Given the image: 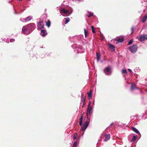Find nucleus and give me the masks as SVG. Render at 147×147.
I'll list each match as a JSON object with an SVG mask.
<instances>
[{"label": "nucleus", "instance_id": "1", "mask_svg": "<svg viewBox=\"0 0 147 147\" xmlns=\"http://www.w3.org/2000/svg\"><path fill=\"white\" fill-rule=\"evenodd\" d=\"M34 24L33 23L29 24L26 26H23L22 29V32L24 34H25L27 31L29 30L30 32L28 34L30 33L34 29Z\"/></svg>", "mask_w": 147, "mask_h": 147}, {"label": "nucleus", "instance_id": "2", "mask_svg": "<svg viewBox=\"0 0 147 147\" xmlns=\"http://www.w3.org/2000/svg\"><path fill=\"white\" fill-rule=\"evenodd\" d=\"M137 48V46L136 45H133L129 47L130 51L133 53H135L136 52Z\"/></svg>", "mask_w": 147, "mask_h": 147}, {"label": "nucleus", "instance_id": "3", "mask_svg": "<svg viewBox=\"0 0 147 147\" xmlns=\"http://www.w3.org/2000/svg\"><path fill=\"white\" fill-rule=\"evenodd\" d=\"M104 72L107 75H110L112 73L111 69L109 67H108L105 68Z\"/></svg>", "mask_w": 147, "mask_h": 147}, {"label": "nucleus", "instance_id": "4", "mask_svg": "<svg viewBox=\"0 0 147 147\" xmlns=\"http://www.w3.org/2000/svg\"><path fill=\"white\" fill-rule=\"evenodd\" d=\"M88 121H87L84 123V124L83 125V127L82 128V131H84L87 128V127L88 126L89 124V119H88Z\"/></svg>", "mask_w": 147, "mask_h": 147}, {"label": "nucleus", "instance_id": "5", "mask_svg": "<svg viewBox=\"0 0 147 147\" xmlns=\"http://www.w3.org/2000/svg\"><path fill=\"white\" fill-rule=\"evenodd\" d=\"M108 45L110 50H112V51H115V47L114 45L109 44H108Z\"/></svg>", "mask_w": 147, "mask_h": 147}, {"label": "nucleus", "instance_id": "6", "mask_svg": "<svg viewBox=\"0 0 147 147\" xmlns=\"http://www.w3.org/2000/svg\"><path fill=\"white\" fill-rule=\"evenodd\" d=\"M38 28L42 29L44 27V24L42 21L40 22L38 25Z\"/></svg>", "mask_w": 147, "mask_h": 147}, {"label": "nucleus", "instance_id": "7", "mask_svg": "<svg viewBox=\"0 0 147 147\" xmlns=\"http://www.w3.org/2000/svg\"><path fill=\"white\" fill-rule=\"evenodd\" d=\"M105 138L104 140V141L107 142L108 141L110 138V136L109 134H105Z\"/></svg>", "mask_w": 147, "mask_h": 147}, {"label": "nucleus", "instance_id": "8", "mask_svg": "<svg viewBox=\"0 0 147 147\" xmlns=\"http://www.w3.org/2000/svg\"><path fill=\"white\" fill-rule=\"evenodd\" d=\"M41 36H46L47 34L46 30H41Z\"/></svg>", "mask_w": 147, "mask_h": 147}, {"label": "nucleus", "instance_id": "9", "mask_svg": "<svg viewBox=\"0 0 147 147\" xmlns=\"http://www.w3.org/2000/svg\"><path fill=\"white\" fill-rule=\"evenodd\" d=\"M131 129L132 131H134V132H135L137 134H140V133L138 131V130L137 129L135 128V127H131Z\"/></svg>", "mask_w": 147, "mask_h": 147}, {"label": "nucleus", "instance_id": "10", "mask_svg": "<svg viewBox=\"0 0 147 147\" xmlns=\"http://www.w3.org/2000/svg\"><path fill=\"white\" fill-rule=\"evenodd\" d=\"M61 11L63 13H65V14H67V13H69V11L67 10H65L64 8H63L61 10Z\"/></svg>", "mask_w": 147, "mask_h": 147}, {"label": "nucleus", "instance_id": "11", "mask_svg": "<svg viewBox=\"0 0 147 147\" xmlns=\"http://www.w3.org/2000/svg\"><path fill=\"white\" fill-rule=\"evenodd\" d=\"M92 90H90L89 92V93L88 92L87 93L88 96L89 97L88 98V99L90 100L91 98L92 97Z\"/></svg>", "mask_w": 147, "mask_h": 147}, {"label": "nucleus", "instance_id": "12", "mask_svg": "<svg viewBox=\"0 0 147 147\" xmlns=\"http://www.w3.org/2000/svg\"><path fill=\"white\" fill-rule=\"evenodd\" d=\"M147 18V15H145L142 18V23L144 22L146 20Z\"/></svg>", "mask_w": 147, "mask_h": 147}, {"label": "nucleus", "instance_id": "13", "mask_svg": "<svg viewBox=\"0 0 147 147\" xmlns=\"http://www.w3.org/2000/svg\"><path fill=\"white\" fill-rule=\"evenodd\" d=\"M145 39L147 40V37H139L138 39V40L141 42L144 41Z\"/></svg>", "mask_w": 147, "mask_h": 147}, {"label": "nucleus", "instance_id": "14", "mask_svg": "<svg viewBox=\"0 0 147 147\" xmlns=\"http://www.w3.org/2000/svg\"><path fill=\"white\" fill-rule=\"evenodd\" d=\"M96 58L97 60V61H98L100 59V54L97 52L96 53Z\"/></svg>", "mask_w": 147, "mask_h": 147}, {"label": "nucleus", "instance_id": "15", "mask_svg": "<svg viewBox=\"0 0 147 147\" xmlns=\"http://www.w3.org/2000/svg\"><path fill=\"white\" fill-rule=\"evenodd\" d=\"M116 40L118 42H121L124 40V39L123 38V37H121V38L117 39Z\"/></svg>", "mask_w": 147, "mask_h": 147}, {"label": "nucleus", "instance_id": "16", "mask_svg": "<svg viewBox=\"0 0 147 147\" xmlns=\"http://www.w3.org/2000/svg\"><path fill=\"white\" fill-rule=\"evenodd\" d=\"M90 104L89 105V106H88V109H87V111L88 112V113L90 114L91 111L92 109V108L91 107H89Z\"/></svg>", "mask_w": 147, "mask_h": 147}, {"label": "nucleus", "instance_id": "17", "mask_svg": "<svg viewBox=\"0 0 147 147\" xmlns=\"http://www.w3.org/2000/svg\"><path fill=\"white\" fill-rule=\"evenodd\" d=\"M46 25L48 27H49L50 26L51 22L49 20H48L47 22H46Z\"/></svg>", "mask_w": 147, "mask_h": 147}, {"label": "nucleus", "instance_id": "18", "mask_svg": "<svg viewBox=\"0 0 147 147\" xmlns=\"http://www.w3.org/2000/svg\"><path fill=\"white\" fill-rule=\"evenodd\" d=\"M136 88V86L133 84H132L131 86V90H133Z\"/></svg>", "mask_w": 147, "mask_h": 147}, {"label": "nucleus", "instance_id": "19", "mask_svg": "<svg viewBox=\"0 0 147 147\" xmlns=\"http://www.w3.org/2000/svg\"><path fill=\"white\" fill-rule=\"evenodd\" d=\"M64 19H65V24H67L70 20V19L68 18H65Z\"/></svg>", "mask_w": 147, "mask_h": 147}, {"label": "nucleus", "instance_id": "20", "mask_svg": "<svg viewBox=\"0 0 147 147\" xmlns=\"http://www.w3.org/2000/svg\"><path fill=\"white\" fill-rule=\"evenodd\" d=\"M78 146V143L76 141H75L74 142L73 145V147H77Z\"/></svg>", "mask_w": 147, "mask_h": 147}, {"label": "nucleus", "instance_id": "21", "mask_svg": "<svg viewBox=\"0 0 147 147\" xmlns=\"http://www.w3.org/2000/svg\"><path fill=\"white\" fill-rule=\"evenodd\" d=\"M84 32L85 37H86L88 35V32L85 29H84Z\"/></svg>", "mask_w": 147, "mask_h": 147}, {"label": "nucleus", "instance_id": "22", "mask_svg": "<svg viewBox=\"0 0 147 147\" xmlns=\"http://www.w3.org/2000/svg\"><path fill=\"white\" fill-rule=\"evenodd\" d=\"M31 19V18L30 17H27L25 19V21H30Z\"/></svg>", "mask_w": 147, "mask_h": 147}, {"label": "nucleus", "instance_id": "23", "mask_svg": "<svg viewBox=\"0 0 147 147\" xmlns=\"http://www.w3.org/2000/svg\"><path fill=\"white\" fill-rule=\"evenodd\" d=\"M77 136V135L76 133H74L73 136V139L74 140H75L76 139Z\"/></svg>", "mask_w": 147, "mask_h": 147}, {"label": "nucleus", "instance_id": "24", "mask_svg": "<svg viewBox=\"0 0 147 147\" xmlns=\"http://www.w3.org/2000/svg\"><path fill=\"white\" fill-rule=\"evenodd\" d=\"M91 28L92 31V32H93V33H95V32L94 30V28L93 26H91Z\"/></svg>", "mask_w": 147, "mask_h": 147}, {"label": "nucleus", "instance_id": "25", "mask_svg": "<svg viewBox=\"0 0 147 147\" xmlns=\"http://www.w3.org/2000/svg\"><path fill=\"white\" fill-rule=\"evenodd\" d=\"M136 138V136H134L133 138H132L131 140V141L133 142H134L135 141Z\"/></svg>", "mask_w": 147, "mask_h": 147}, {"label": "nucleus", "instance_id": "26", "mask_svg": "<svg viewBox=\"0 0 147 147\" xmlns=\"http://www.w3.org/2000/svg\"><path fill=\"white\" fill-rule=\"evenodd\" d=\"M122 73L123 74L124 73H127V70L125 69H123L122 70Z\"/></svg>", "mask_w": 147, "mask_h": 147}, {"label": "nucleus", "instance_id": "27", "mask_svg": "<svg viewBox=\"0 0 147 147\" xmlns=\"http://www.w3.org/2000/svg\"><path fill=\"white\" fill-rule=\"evenodd\" d=\"M135 29V27L134 26H132L131 28V34H132L134 31V29Z\"/></svg>", "mask_w": 147, "mask_h": 147}, {"label": "nucleus", "instance_id": "28", "mask_svg": "<svg viewBox=\"0 0 147 147\" xmlns=\"http://www.w3.org/2000/svg\"><path fill=\"white\" fill-rule=\"evenodd\" d=\"M133 39H131L128 42V45H131L132 43H133Z\"/></svg>", "mask_w": 147, "mask_h": 147}, {"label": "nucleus", "instance_id": "29", "mask_svg": "<svg viewBox=\"0 0 147 147\" xmlns=\"http://www.w3.org/2000/svg\"><path fill=\"white\" fill-rule=\"evenodd\" d=\"M82 122H83V121L80 120V122H79V125L80 126H81L82 125Z\"/></svg>", "mask_w": 147, "mask_h": 147}, {"label": "nucleus", "instance_id": "30", "mask_svg": "<svg viewBox=\"0 0 147 147\" xmlns=\"http://www.w3.org/2000/svg\"><path fill=\"white\" fill-rule=\"evenodd\" d=\"M93 15V14L92 13H90L88 16V18H90L91 16H92Z\"/></svg>", "mask_w": 147, "mask_h": 147}, {"label": "nucleus", "instance_id": "31", "mask_svg": "<svg viewBox=\"0 0 147 147\" xmlns=\"http://www.w3.org/2000/svg\"><path fill=\"white\" fill-rule=\"evenodd\" d=\"M140 37H147V35H141Z\"/></svg>", "mask_w": 147, "mask_h": 147}, {"label": "nucleus", "instance_id": "32", "mask_svg": "<svg viewBox=\"0 0 147 147\" xmlns=\"http://www.w3.org/2000/svg\"><path fill=\"white\" fill-rule=\"evenodd\" d=\"M83 115H82V116L80 119V120L83 121Z\"/></svg>", "mask_w": 147, "mask_h": 147}, {"label": "nucleus", "instance_id": "33", "mask_svg": "<svg viewBox=\"0 0 147 147\" xmlns=\"http://www.w3.org/2000/svg\"><path fill=\"white\" fill-rule=\"evenodd\" d=\"M70 11H71V13H69V14H70L73 11V9H70Z\"/></svg>", "mask_w": 147, "mask_h": 147}, {"label": "nucleus", "instance_id": "34", "mask_svg": "<svg viewBox=\"0 0 147 147\" xmlns=\"http://www.w3.org/2000/svg\"><path fill=\"white\" fill-rule=\"evenodd\" d=\"M82 101L83 102H85V100L84 98L83 99H82Z\"/></svg>", "mask_w": 147, "mask_h": 147}, {"label": "nucleus", "instance_id": "35", "mask_svg": "<svg viewBox=\"0 0 147 147\" xmlns=\"http://www.w3.org/2000/svg\"><path fill=\"white\" fill-rule=\"evenodd\" d=\"M128 70L130 72H132L131 70V69H128Z\"/></svg>", "mask_w": 147, "mask_h": 147}, {"label": "nucleus", "instance_id": "36", "mask_svg": "<svg viewBox=\"0 0 147 147\" xmlns=\"http://www.w3.org/2000/svg\"><path fill=\"white\" fill-rule=\"evenodd\" d=\"M104 37H101V38L100 39L101 40H104Z\"/></svg>", "mask_w": 147, "mask_h": 147}, {"label": "nucleus", "instance_id": "37", "mask_svg": "<svg viewBox=\"0 0 147 147\" xmlns=\"http://www.w3.org/2000/svg\"><path fill=\"white\" fill-rule=\"evenodd\" d=\"M113 124H114L113 123H112L110 125H111V126H112V125Z\"/></svg>", "mask_w": 147, "mask_h": 147}, {"label": "nucleus", "instance_id": "38", "mask_svg": "<svg viewBox=\"0 0 147 147\" xmlns=\"http://www.w3.org/2000/svg\"><path fill=\"white\" fill-rule=\"evenodd\" d=\"M85 104V102H83V105H84Z\"/></svg>", "mask_w": 147, "mask_h": 147}, {"label": "nucleus", "instance_id": "39", "mask_svg": "<svg viewBox=\"0 0 147 147\" xmlns=\"http://www.w3.org/2000/svg\"><path fill=\"white\" fill-rule=\"evenodd\" d=\"M84 95V94H82V97Z\"/></svg>", "mask_w": 147, "mask_h": 147}, {"label": "nucleus", "instance_id": "40", "mask_svg": "<svg viewBox=\"0 0 147 147\" xmlns=\"http://www.w3.org/2000/svg\"><path fill=\"white\" fill-rule=\"evenodd\" d=\"M19 0V1H22V0Z\"/></svg>", "mask_w": 147, "mask_h": 147}]
</instances>
